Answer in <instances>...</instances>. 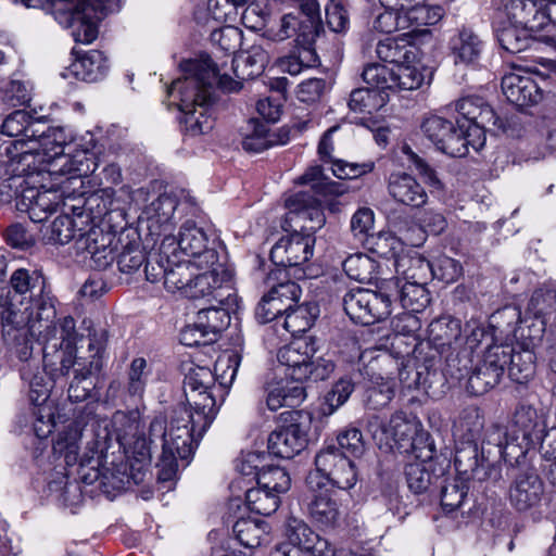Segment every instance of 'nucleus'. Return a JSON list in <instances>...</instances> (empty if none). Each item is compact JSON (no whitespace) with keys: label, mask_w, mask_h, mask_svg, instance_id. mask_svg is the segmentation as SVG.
Segmentation results:
<instances>
[{"label":"nucleus","mask_w":556,"mask_h":556,"mask_svg":"<svg viewBox=\"0 0 556 556\" xmlns=\"http://www.w3.org/2000/svg\"><path fill=\"white\" fill-rule=\"evenodd\" d=\"M435 448L433 443H427L418 453H415L416 462L405 467V478L410 491L416 494L424 493L431 485L433 476L429 462L433 458Z\"/></svg>","instance_id":"obj_35"},{"label":"nucleus","mask_w":556,"mask_h":556,"mask_svg":"<svg viewBox=\"0 0 556 556\" xmlns=\"http://www.w3.org/2000/svg\"><path fill=\"white\" fill-rule=\"evenodd\" d=\"M182 77L174 80L168 88L169 97H177L178 109L184 113L185 131L190 136L207 134L214 127L210 106L214 101V86L217 83L225 91H238L241 81L232 79L210 56L187 60L180 64Z\"/></svg>","instance_id":"obj_1"},{"label":"nucleus","mask_w":556,"mask_h":556,"mask_svg":"<svg viewBox=\"0 0 556 556\" xmlns=\"http://www.w3.org/2000/svg\"><path fill=\"white\" fill-rule=\"evenodd\" d=\"M460 363L462 359H459L457 356L448 357L447 374L456 380H462L467 377V389L471 392V394L482 395L498 384L497 374L488 371V369L477 365L472 372L468 376V361L465 359L463 366H459Z\"/></svg>","instance_id":"obj_31"},{"label":"nucleus","mask_w":556,"mask_h":556,"mask_svg":"<svg viewBox=\"0 0 556 556\" xmlns=\"http://www.w3.org/2000/svg\"><path fill=\"white\" fill-rule=\"evenodd\" d=\"M482 429L483 417L476 406L464 408L453 425L454 435L460 440L455 451V469L465 478L479 482L485 481L493 468L484 446L480 448L476 442Z\"/></svg>","instance_id":"obj_3"},{"label":"nucleus","mask_w":556,"mask_h":556,"mask_svg":"<svg viewBox=\"0 0 556 556\" xmlns=\"http://www.w3.org/2000/svg\"><path fill=\"white\" fill-rule=\"evenodd\" d=\"M39 128H46V122L34 118L28 112L17 110L7 116L1 126L3 135L30 140L36 137Z\"/></svg>","instance_id":"obj_40"},{"label":"nucleus","mask_w":556,"mask_h":556,"mask_svg":"<svg viewBox=\"0 0 556 556\" xmlns=\"http://www.w3.org/2000/svg\"><path fill=\"white\" fill-rule=\"evenodd\" d=\"M455 110L463 116L466 130L479 127L483 132L489 126L504 128L503 121L493 109L480 97H465L455 104Z\"/></svg>","instance_id":"obj_28"},{"label":"nucleus","mask_w":556,"mask_h":556,"mask_svg":"<svg viewBox=\"0 0 556 556\" xmlns=\"http://www.w3.org/2000/svg\"><path fill=\"white\" fill-rule=\"evenodd\" d=\"M377 56L391 67L404 63L414 62L416 59L415 48L405 39L386 38L376 45Z\"/></svg>","instance_id":"obj_44"},{"label":"nucleus","mask_w":556,"mask_h":556,"mask_svg":"<svg viewBox=\"0 0 556 556\" xmlns=\"http://www.w3.org/2000/svg\"><path fill=\"white\" fill-rule=\"evenodd\" d=\"M0 200L15 201L18 212L26 213L34 223H41L56 211L61 195L56 190L37 189L22 175H11L0 182Z\"/></svg>","instance_id":"obj_4"},{"label":"nucleus","mask_w":556,"mask_h":556,"mask_svg":"<svg viewBox=\"0 0 556 556\" xmlns=\"http://www.w3.org/2000/svg\"><path fill=\"white\" fill-rule=\"evenodd\" d=\"M53 320L54 318L45 321L46 327L41 334L47 344L53 349L75 346L78 338L75 319L72 316H65L59 319L58 324H54Z\"/></svg>","instance_id":"obj_42"},{"label":"nucleus","mask_w":556,"mask_h":556,"mask_svg":"<svg viewBox=\"0 0 556 556\" xmlns=\"http://www.w3.org/2000/svg\"><path fill=\"white\" fill-rule=\"evenodd\" d=\"M511 430L501 425H492L485 433L483 445L485 450V456L491 460V455L494 458H503L505 460L518 459L525 454H519L518 442L510 439ZM494 459L492 463L494 464ZM494 467L492 468V470Z\"/></svg>","instance_id":"obj_34"},{"label":"nucleus","mask_w":556,"mask_h":556,"mask_svg":"<svg viewBox=\"0 0 556 556\" xmlns=\"http://www.w3.org/2000/svg\"><path fill=\"white\" fill-rule=\"evenodd\" d=\"M544 498V484L534 472L519 473L509 488V502L519 511L539 506Z\"/></svg>","instance_id":"obj_26"},{"label":"nucleus","mask_w":556,"mask_h":556,"mask_svg":"<svg viewBox=\"0 0 556 556\" xmlns=\"http://www.w3.org/2000/svg\"><path fill=\"white\" fill-rule=\"evenodd\" d=\"M8 153L11 155L12 170L18 172L16 175L24 176L28 181L34 174L48 169L47 165H50L39 156L38 148L29 140L16 139L8 148Z\"/></svg>","instance_id":"obj_30"},{"label":"nucleus","mask_w":556,"mask_h":556,"mask_svg":"<svg viewBox=\"0 0 556 556\" xmlns=\"http://www.w3.org/2000/svg\"><path fill=\"white\" fill-rule=\"evenodd\" d=\"M300 11L283 14L277 26H270L264 31V37L270 41H283L294 38L305 54L313 55V45L321 29L320 8L317 0L296 2Z\"/></svg>","instance_id":"obj_6"},{"label":"nucleus","mask_w":556,"mask_h":556,"mask_svg":"<svg viewBox=\"0 0 556 556\" xmlns=\"http://www.w3.org/2000/svg\"><path fill=\"white\" fill-rule=\"evenodd\" d=\"M510 439L518 442L519 454H526L542 440V429L534 407L520 404L516 407L511 424Z\"/></svg>","instance_id":"obj_23"},{"label":"nucleus","mask_w":556,"mask_h":556,"mask_svg":"<svg viewBox=\"0 0 556 556\" xmlns=\"http://www.w3.org/2000/svg\"><path fill=\"white\" fill-rule=\"evenodd\" d=\"M546 0H509L506 15L515 26L536 33L547 26Z\"/></svg>","instance_id":"obj_24"},{"label":"nucleus","mask_w":556,"mask_h":556,"mask_svg":"<svg viewBox=\"0 0 556 556\" xmlns=\"http://www.w3.org/2000/svg\"><path fill=\"white\" fill-rule=\"evenodd\" d=\"M309 419L301 412L289 413L287 424L277 427L268 437L269 453L281 458H293L308 443Z\"/></svg>","instance_id":"obj_15"},{"label":"nucleus","mask_w":556,"mask_h":556,"mask_svg":"<svg viewBox=\"0 0 556 556\" xmlns=\"http://www.w3.org/2000/svg\"><path fill=\"white\" fill-rule=\"evenodd\" d=\"M450 47L455 63L473 64L483 51V41L469 28L460 29L451 38Z\"/></svg>","instance_id":"obj_39"},{"label":"nucleus","mask_w":556,"mask_h":556,"mask_svg":"<svg viewBox=\"0 0 556 556\" xmlns=\"http://www.w3.org/2000/svg\"><path fill=\"white\" fill-rule=\"evenodd\" d=\"M440 353V350H437L434 346L432 348L426 342H421L415 346V368L424 370V377H427V383L429 386L433 383V378L438 375Z\"/></svg>","instance_id":"obj_58"},{"label":"nucleus","mask_w":556,"mask_h":556,"mask_svg":"<svg viewBox=\"0 0 556 556\" xmlns=\"http://www.w3.org/2000/svg\"><path fill=\"white\" fill-rule=\"evenodd\" d=\"M229 301H224L222 306H211L202 308L197 314V321L200 327L208 330L213 337L217 340L218 333L224 330L230 324V315L228 308L224 305H228Z\"/></svg>","instance_id":"obj_54"},{"label":"nucleus","mask_w":556,"mask_h":556,"mask_svg":"<svg viewBox=\"0 0 556 556\" xmlns=\"http://www.w3.org/2000/svg\"><path fill=\"white\" fill-rule=\"evenodd\" d=\"M195 412L179 406L174 409L167 430V439L163 444L165 453L178 455L180 460H189L194 453L199 440L207 429H202Z\"/></svg>","instance_id":"obj_11"},{"label":"nucleus","mask_w":556,"mask_h":556,"mask_svg":"<svg viewBox=\"0 0 556 556\" xmlns=\"http://www.w3.org/2000/svg\"><path fill=\"white\" fill-rule=\"evenodd\" d=\"M421 128L439 151L452 157L466 156L469 147L478 152L485 144V132L479 127L466 130L465 124H460V121H457L455 126L451 121L433 115L424 121Z\"/></svg>","instance_id":"obj_7"},{"label":"nucleus","mask_w":556,"mask_h":556,"mask_svg":"<svg viewBox=\"0 0 556 556\" xmlns=\"http://www.w3.org/2000/svg\"><path fill=\"white\" fill-rule=\"evenodd\" d=\"M29 142H33L38 148L39 156L46 159L50 164L49 172L59 170L62 174L77 176L87 173V169L83 168V159H86V153L81 152L77 155H72L74 143L62 127H49L46 125V128H39L37 136L31 137Z\"/></svg>","instance_id":"obj_9"},{"label":"nucleus","mask_w":556,"mask_h":556,"mask_svg":"<svg viewBox=\"0 0 556 556\" xmlns=\"http://www.w3.org/2000/svg\"><path fill=\"white\" fill-rule=\"evenodd\" d=\"M28 8H49L58 23L76 27L73 35L77 42L89 43L97 38L94 23L98 3L93 0H23Z\"/></svg>","instance_id":"obj_8"},{"label":"nucleus","mask_w":556,"mask_h":556,"mask_svg":"<svg viewBox=\"0 0 556 556\" xmlns=\"http://www.w3.org/2000/svg\"><path fill=\"white\" fill-rule=\"evenodd\" d=\"M318 312L317 305L311 303L291 307L283 312L286 316L282 326L292 336L304 333L313 326Z\"/></svg>","instance_id":"obj_48"},{"label":"nucleus","mask_w":556,"mask_h":556,"mask_svg":"<svg viewBox=\"0 0 556 556\" xmlns=\"http://www.w3.org/2000/svg\"><path fill=\"white\" fill-rule=\"evenodd\" d=\"M510 353L509 343L492 344L488 346L483 354L482 361L478 364L488 371L497 374V382L500 383L501 378L508 365Z\"/></svg>","instance_id":"obj_62"},{"label":"nucleus","mask_w":556,"mask_h":556,"mask_svg":"<svg viewBox=\"0 0 556 556\" xmlns=\"http://www.w3.org/2000/svg\"><path fill=\"white\" fill-rule=\"evenodd\" d=\"M429 339L426 343L437 350L459 345L462 336L460 320L451 316H443L433 320L428 329Z\"/></svg>","instance_id":"obj_38"},{"label":"nucleus","mask_w":556,"mask_h":556,"mask_svg":"<svg viewBox=\"0 0 556 556\" xmlns=\"http://www.w3.org/2000/svg\"><path fill=\"white\" fill-rule=\"evenodd\" d=\"M81 437V429L77 424L68 425L66 430L59 434L53 445L54 452L63 455L68 466L79 463L81 469L89 467L91 472L81 475L87 483L100 480L101 485L111 486L114 490L127 488L130 483L127 464L112 463V467L102 465V452L99 451V443L96 440L88 442L87 451L79 456L78 441Z\"/></svg>","instance_id":"obj_2"},{"label":"nucleus","mask_w":556,"mask_h":556,"mask_svg":"<svg viewBox=\"0 0 556 556\" xmlns=\"http://www.w3.org/2000/svg\"><path fill=\"white\" fill-rule=\"evenodd\" d=\"M362 77L369 88L383 93H387V90H392V84H394L393 67L386 64L372 63L366 65Z\"/></svg>","instance_id":"obj_63"},{"label":"nucleus","mask_w":556,"mask_h":556,"mask_svg":"<svg viewBox=\"0 0 556 556\" xmlns=\"http://www.w3.org/2000/svg\"><path fill=\"white\" fill-rule=\"evenodd\" d=\"M520 321V309L516 306H505L491 315L490 327L494 330L493 336L496 339L501 337L508 341L510 337L516 336V329Z\"/></svg>","instance_id":"obj_52"},{"label":"nucleus","mask_w":556,"mask_h":556,"mask_svg":"<svg viewBox=\"0 0 556 556\" xmlns=\"http://www.w3.org/2000/svg\"><path fill=\"white\" fill-rule=\"evenodd\" d=\"M15 294L22 296L21 306L33 305L36 308V319L50 321L55 318L54 298L47 290L46 279L38 270L16 269L10 279Z\"/></svg>","instance_id":"obj_10"},{"label":"nucleus","mask_w":556,"mask_h":556,"mask_svg":"<svg viewBox=\"0 0 556 556\" xmlns=\"http://www.w3.org/2000/svg\"><path fill=\"white\" fill-rule=\"evenodd\" d=\"M200 267L195 262L185 260L181 256L177 258L172 257V264L167 268V274L164 280V287L169 292H181L185 286L190 281L191 277L194 276V269Z\"/></svg>","instance_id":"obj_46"},{"label":"nucleus","mask_w":556,"mask_h":556,"mask_svg":"<svg viewBox=\"0 0 556 556\" xmlns=\"http://www.w3.org/2000/svg\"><path fill=\"white\" fill-rule=\"evenodd\" d=\"M206 268L204 273H194L181 295L193 300L211 296L217 303L224 304V301H229L232 296L230 275L218 264Z\"/></svg>","instance_id":"obj_18"},{"label":"nucleus","mask_w":556,"mask_h":556,"mask_svg":"<svg viewBox=\"0 0 556 556\" xmlns=\"http://www.w3.org/2000/svg\"><path fill=\"white\" fill-rule=\"evenodd\" d=\"M502 91L510 103L519 108L538 104L543 99V90L528 74H506L502 78Z\"/></svg>","instance_id":"obj_25"},{"label":"nucleus","mask_w":556,"mask_h":556,"mask_svg":"<svg viewBox=\"0 0 556 556\" xmlns=\"http://www.w3.org/2000/svg\"><path fill=\"white\" fill-rule=\"evenodd\" d=\"M317 352V341L312 337H304L280 348L277 359L294 381H321L331 375L334 364L330 358L316 356Z\"/></svg>","instance_id":"obj_5"},{"label":"nucleus","mask_w":556,"mask_h":556,"mask_svg":"<svg viewBox=\"0 0 556 556\" xmlns=\"http://www.w3.org/2000/svg\"><path fill=\"white\" fill-rule=\"evenodd\" d=\"M178 200L172 194H161L151 201L143 210L142 216L147 220V227L152 236H172L173 217L177 208Z\"/></svg>","instance_id":"obj_27"},{"label":"nucleus","mask_w":556,"mask_h":556,"mask_svg":"<svg viewBox=\"0 0 556 556\" xmlns=\"http://www.w3.org/2000/svg\"><path fill=\"white\" fill-rule=\"evenodd\" d=\"M388 191L394 201L410 207H421L428 201L424 187L409 174L393 173L389 177Z\"/></svg>","instance_id":"obj_32"},{"label":"nucleus","mask_w":556,"mask_h":556,"mask_svg":"<svg viewBox=\"0 0 556 556\" xmlns=\"http://www.w3.org/2000/svg\"><path fill=\"white\" fill-rule=\"evenodd\" d=\"M508 374L509 377L518 382H528L535 374V355L532 351L525 349L516 352L510 345V353L508 359Z\"/></svg>","instance_id":"obj_51"},{"label":"nucleus","mask_w":556,"mask_h":556,"mask_svg":"<svg viewBox=\"0 0 556 556\" xmlns=\"http://www.w3.org/2000/svg\"><path fill=\"white\" fill-rule=\"evenodd\" d=\"M269 61L268 50L254 45L248 51L231 59V68L239 79H253L260 76Z\"/></svg>","instance_id":"obj_37"},{"label":"nucleus","mask_w":556,"mask_h":556,"mask_svg":"<svg viewBox=\"0 0 556 556\" xmlns=\"http://www.w3.org/2000/svg\"><path fill=\"white\" fill-rule=\"evenodd\" d=\"M176 237L166 236L163 238L159 250L147 254L144 273L147 280L159 282L165 280L167 268L172 264V257L177 258Z\"/></svg>","instance_id":"obj_36"},{"label":"nucleus","mask_w":556,"mask_h":556,"mask_svg":"<svg viewBox=\"0 0 556 556\" xmlns=\"http://www.w3.org/2000/svg\"><path fill=\"white\" fill-rule=\"evenodd\" d=\"M286 206L291 214H296L303 219L309 218L315 224L309 227L311 230L320 228L325 223L320 200L316 195L298 192L286 200Z\"/></svg>","instance_id":"obj_43"},{"label":"nucleus","mask_w":556,"mask_h":556,"mask_svg":"<svg viewBox=\"0 0 556 556\" xmlns=\"http://www.w3.org/2000/svg\"><path fill=\"white\" fill-rule=\"evenodd\" d=\"M315 238L294 232L280 238L270 250L271 262L279 267H298L313 255Z\"/></svg>","instance_id":"obj_22"},{"label":"nucleus","mask_w":556,"mask_h":556,"mask_svg":"<svg viewBox=\"0 0 556 556\" xmlns=\"http://www.w3.org/2000/svg\"><path fill=\"white\" fill-rule=\"evenodd\" d=\"M245 503L251 511L268 516L279 507L280 495L257 485L245 492Z\"/></svg>","instance_id":"obj_53"},{"label":"nucleus","mask_w":556,"mask_h":556,"mask_svg":"<svg viewBox=\"0 0 556 556\" xmlns=\"http://www.w3.org/2000/svg\"><path fill=\"white\" fill-rule=\"evenodd\" d=\"M208 238L204 229L194 222H185L176 239L178 256L193 257L199 267H211L217 264L218 255L215 250L207 248Z\"/></svg>","instance_id":"obj_21"},{"label":"nucleus","mask_w":556,"mask_h":556,"mask_svg":"<svg viewBox=\"0 0 556 556\" xmlns=\"http://www.w3.org/2000/svg\"><path fill=\"white\" fill-rule=\"evenodd\" d=\"M266 125L251 118L241 128L242 148L249 152H262L271 144Z\"/></svg>","instance_id":"obj_56"},{"label":"nucleus","mask_w":556,"mask_h":556,"mask_svg":"<svg viewBox=\"0 0 556 556\" xmlns=\"http://www.w3.org/2000/svg\"><path fill=\"white\" fill-rule=\"evenodd\" d=\"M395 382L392 379L378 377L367 389L365 403L371 409L386 407L394 396Z\"/></svg>","instance_id":"obj_59"},{"label":"nucleus","mask_w":556,"mask_h":556,"mask_svg":"<svg viewBox=\"0 0 556 556\" xmlns=\"http://www.w3.org/2000/svg\"><path fill=\"white\" fill-rule=\"evenodd\" d=\"M316 471L323 481L327 480L341 490H350L357 482L355 464L334 445H328L315 456Z\"/></svg>","instance_id":"obj_16"},{"label":"nucleus","mask_w":556,"mask_h":556,"mask_svg":"<svg viewBox=\"0 0 556 556\" xmlns=\"http://www.w3.org/2000/svg\"><path fill=\"white\" fill-rule=\"evenodd\" d=\"M257 485L267 489L268 491L278 493L279 495L289 491L291 486V478L285 468L279 466L266 465V467L258 472L255 480Z\"/></svg>","instance_id":"obj_60"},{"label":"nucleus","mask_w":556,"mask_h":556,"mask_svg":"<svg viewBox=\"0 0 556 556\" xmlns=\"http://www.w3.org/2000/svg\"><path fill=\"white\" fill-rule=\"evenodd\" d=\"M343 308L354 323L371 325L390 316L391 296L387 292L357 288L345 293Z\"/></svg>","instance_id":"obj_13"},{"label":"nucleus","mask_w":556,"mask_h":556,"mask_svg":"<svg viewBox=\"0 0 556 556\" xmlns=\"http://www.w3.org/2000/svg\"><path fill=\"white\" fill-rule=\"evenodd\" d=\"M380 427L379 418L374 416L369 428ZM420 424L415 418H408L404 413L397 412L390 418L388 426L381 425V432L392 439L395 446L403 451L418 453L429 442V435L419 432Z\"/></svg>","instance_id":"obj_17"},{"label":"nucleus","mask_w":556,"mask_h":556,"mask_svg":"<svg viewBox=\"0 0 556 556\" xmlns=\"http://www.w3.org/2000/svg\"><path fill=\"white\" fill-rule=\"evenodd\" d=\"M306 553L308 556H332L333 548L329 541L321 538L316 532L312 531L304 541L298 546L291 544H280L277 547L278 555L281 556H301V553Z\"/></svg>","instance_id":"obj_47"},{"label":"nucleus","mask_w":556,"mask_h":556,"mask_svg":"<svg viewBox=\"0 0 556 556\" xmlns=\"http://www.w3.org/2000/svg\"><path fill=\"white\" fill-rule=\"evenodd\" d=\"M306 485L303 504L311 518L323 526H333L339 519L340 508L326 482L318 473H308Z\"/></svg>","instance_id":"obj_19"},{"label":"nucleus","mask_w":556,"mask_h":556,"mask_svg":"<svg viewBox=\"0 0 556 556\" xmlns=\"http://www.w3.org/2000/svg\"><path fill=\"white\" fill-rule=\"evenodd\" d=\"M407 4L404 10L407 20L406 35L422 33V27L437 24L443 16V9L439 5Z\"/></svg>","instance_id":"obj_45"},{"label":"nucleus","mask_w":556,"mask_h":556,"mask_svg":"<svg viewBox=\"0 0 556 556\" xmlns=\"http://www.w3.org/2000/svg\"><path fill=\"white\" fill-rule=\"evenodd\" d=\"M296 182L311 186L316 197H327L343 192L338 184L323 175V169L319 165L308 167L304 174L298 177Z\"/></svg>","instance_id":"obj_55"},{"label":"nucleus","mask_w":556,"mask_h":556,"mask_svg":"<svg viewBox=\"0 0 556 556\" xmlns=\"http://www.w3.org/2000/svg\"><path fill=\"white\" fill-rule=\"evenodd\" d=\"M233 532L239 543L248 548L258 547L267 534L264 522L251 519L238 520Z\"/></svg>","instance_id":"obj_57"},{"label":"nucleus","mask_w":556,"mask_h":556,"mask_svg":"<svg viewBox=\"0 0 556 556\" xmlns=\"http://www.w3.org/2000/svg\"><path fill=\"white\" fill-rule=\"evenodd\" d=\"M306 397L305 389L299 383L282 379H267L263 386V399L267 408L276 412L281 407L299 406Z\"/></svg>","instance_id":"obj_29"},{"label":"nucleus","mask_w":556,"mask_h":556,"mask_svg":"<svg viewBox=\"0 0 556 556\" xmlns=\"http://www.w3.org/2000/svg\"><path fill=\"white\" fill-rule=\"evenodd\" d=\"M402 273L406 282L400 289V302L406 311L421 312L430 303L426 280L431 270V263L420 256L402 257L397 261V270Z\"/></svg>","instance_id":"obj_12"},{"label":"nucleus","mask_w":556,"mask_h":556,"mask_svg":"<svg viewBox=\"0 0 556 556\" xmlns=\"http://www.w3.org/2000/svg\"><path fill=\"white\" fill-rule=\"evenodd\" d=\"M2 337L7 343L27 340V337L38 331L42 333L41 323L36 319V308L33 305H17L12 298L1 312Z\"/></svg>","instance_id":"obj_20"},{"label":"nucleus","mask_w":556,"mask_h":556,"mask_svg":"<svg viewBox=\"0 0 556 556\" xmlns=\"http://www.w3.org/2000/svg\"><path fill=\"white\" fill-rule=\"evenodd\" d=\"M457 473L460 476L459 479L447 480L441 488V505L446 511H454L459 508L467 496L468 486L465 480L468 479L458 471ZM472 480L477 481L476 479Z\"/></svg>","instance_id":"obj_61"},{"label":"nucleus","mask_w":556,"mask_h":556,"mask_svg":"<svg viewBox=\"0 0 556 556\" xmlns=\"http://www.w3.org/2000/svg\"><path fill=\"white\" fill-rule=\"evenodd\" d=\"M109 68L108 60L103 52L91 50L75 60L71 64V73L78 79L85 81H97L101 79Z\"/></svg>","instance_id":"obj_41"},{"label":"nucleus","mask_w":556,"mask_h":556,"mask_svg":"<svg viewBox=\"0 0 556 556\" xmlns=\"http://www.w3.org/2000/svg\"><path fill=\"white\" fill-rule=\"evenodd\" d=\"M22 376L24 379H28L29 392L28 396L30 402L35 406L47 405V401L50 396L52 389V380L47 374L41 370L29 376L25 369H23Z\"/></svg>","instance_id":"obj_64"},{"label":"nucleus","mask_w":556,"mask_h":556,"mask_svg":"<svg viewBox=\"0 0 556 556\" xmlns=\"http://www.w3.org/2000/svg\"><path fill=\"white\" fill-rule=\"evenodd\" d=\"M127 425L128 430L119 433L118 440L124 446L134 444L135 448H138V454L142 457L149 455L150 445L154 443L155 440H160L163 445L167 439L168 425L165 424L162 417H156L151 421L148 439L144 435L137 437L139 430V422L137 420H127Z\"/></svg>","instance_id":"obj_33"},{"label":"nucleus","mask_w":556,"mask_h":556,"mask_svg":"<svg viewBox=\"0 0 556 556\" xmlns=\"http://www.w3.org/2000/svg\"><path fill=\"white\" fill-rule=\"evenodd\" d=\"M342 265L345 274L353 280L371 283L377 279L378 265L366 254H352L344 260Z\"/></svg>","instance_id":"obj_50"},{"label":"nucleus","mask_w":556,"mask_h":556,"mask_svg":"<svg viewBox=\"0 0 556 556\" xmlns=\"http://www.w3.org/2000/svg\"><path fill=\"white\" fill-rule=\"evenodd\" d=\"M213 384L214 377L207 367L191 368L184 381L187 401L202 429H207L216 415L215 399L210 391Z\"/></svg>","instance_id":"obj_14"},{"label":"nucleus","mask_w":556,"mask_h":556,"mask_svg":"<svg viewBox=\"0 0 556 556\" xmlns=\"http://www.w3.org/2000/svg\"><path fill=\"white\" fill-rule=\"evenodd\" d=\"M389 100L388 93L369 87L358 88L351 92L349 108L356 113L372 114L383 108Z\"/></svg>","instance_id":"obj_49"}]
</instances>
